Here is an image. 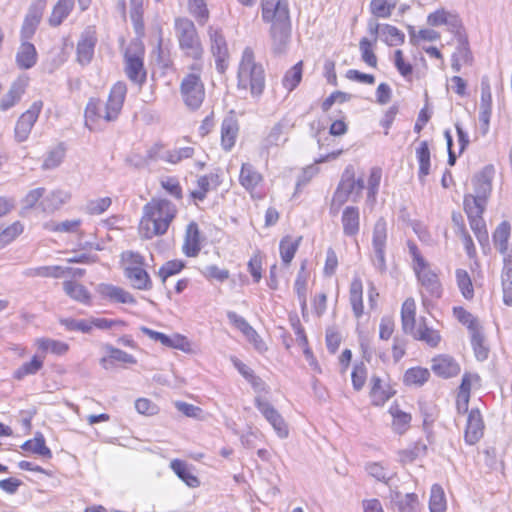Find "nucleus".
Returning a JSON list of instances; mask_svg holds the SVG:
<instances>
[{"mask_svg": "<svg viewBox=\"0 0 512 512\" xmlns=\"http://www.w3.org/2000/svg\"><path fill=\"white\" fill-rule=\"evenodd\" d=\"M71 199V193L66 190L56 189L51 191L41 202L40 206L44 212L53 213L59 210Z\"/></svg>", "mask_w": 512, "mask_h": 512, "instance_id": "393cba45", "label": "nucleus"}, {"mask_svg": "<svg viewBox=\"0 0 512 512\" xmlns=\"http://www.w3.org/2000/svg\"><path fill=\"white\" fill-rule=\"evenodd\" d=\"M484 434V422L478 409H471L464 433L466 443L473 445L477 443Z\"/></svg>", "mask_w": 512, "mask_h": 512, "instance_id": "2eb2a0df", "label": "nucleus"}, {"mask_svg": "<svg viewBox=\"0 0 512 512\" xmlns=\"http://www.w3.org/2000/svg\"><path fill=\"white\" fill-rule=\"evenodd\" d=\"M125 276L133 288L138 290H150L152 281L147 271L141 267H125Z\"/></svg>", "mask_w": 512, "mask_h": 512, "instance_id": "cd10ccee", "label": "nucleus"}, {"mask_svg": "<svg viewBox=\"0 0 512 512\" xmlns=\"http://www.w3.org/2000/svg\"><path fill=\"white\" fill-rule=\"evenodd\" d=\"M22 448L27 451H31L45 458H51L52 453L45 444V439L42 435L35 437L32 440L26 441Z\"/></svg>", "mask_w": 512, "mask_h": 512, "instance_id": "0e129e2a", "label": "nucleus"}, {"mask_svg": "<svg viewBox=\"0 0 512 512\" xmlns=\"http://www.w3.org/2000/svg\"><path fill=\"white\" fill-rule=\"evenodd\" d=\"M416 304L413 298H408L402 304L401 320L405 333H412L415 326Z\"/></svg>", "mask_w": 512, "mask_h": 512, "instance_id": "a19ab883", "label": "nucleus"}, {"mask_svg": "<svg viewBox=\"0 0 512 512\" xmlns=\"http://www.w3.org/2000/svg\"><path fill=\"white\" fill-rule=\"evenodd\" d=\"M47 0H33L25 15L20 35L21 40H29L35 34L46 7Z\"/></svg>", "mask_w": 512, "mask_h": 512, "instance_id": "9d476101", "label": "nucleus"}, {"mask_svg": "<svg viewBox=\"0 0 512 512\" xmlns=\"http://www.w3.org/2000/svg\"><path fill=\"white\" fill-rule=\"evenodd\" d=\"M287 127L288 123L284 120H281L270 129L268 135L262 142L261 156H265L267 158L271 148L278 147L287 140L285 137V130Z\"/></svg>", "mask_w": 512, "mask_h": 512, "instance_id": "f3484780", "label": "nucleus"}, {"mask_svg": "<svg viewBox=\"0 0 512 512\" xmlns=\"http://www.w3.org/2000/svg\"><path fill=\"white\" fill-rule=\"evenodd\" d=\"M170 468L189 487L195 488L200 485L199 479L190 472L187 464L184 461L174 459L170 463Z\"/></svg>", "mask_w": 512, "mask_h": 512, "instance_id": "ea45409f", "label": "nucleus"}, {"mask_svg": "<svg viewBox=\"0 0 512 512\" xmlns=\"http://www.w3.org/2000/svg\"><path fill=\"white\" fill-rule=\"evenodd\" d=\"M381 38L389 46H395L404 42V34L395 26L384 24L381 27Z\"/></svg>", "mask_w": 512, "mask_h": 512, "instance_id": "e2e57ef3", "label": "nucleus"}, {"mask_svg": "<svg viewBox=\"0 0 512 512\" xmlns=\"http://www.w3.org/2000/svg\"><path fill=\"white\" fill-rule=\"evenodd\" d=\"M376 43L370 39L364 37L359 42V50L361 52V59L364 63L372 68L377 67L378 59L374 52V46Z\"/></svg>", "mask_w": 512, "mask_h": 512, "instance_id": "13d9d810", "label": "nucleus"}, {"mask_svg": "<svg viewBox=\"0 0 512 512\" xmlns=\"http://www.w3.org/2000/svg\"><path fill=\"white\" fill-rule=\"evenodd\" d=\"M126 93V84L119 81L112 86L106 103L100 99H90L85 109L86 124L101 119L108 122L116 120L122 110Z\"/></svg>", "mask_w": 512, "mask_h": 512, "instance_id": "f03ea898", "label": "nucleus"}, {"mask_svg": "<svg viewBox=\"0 0 512 512\" xmlns=\"http://www.w3.org/2000/svg\"><path fill=\"white\" fill-rule=\"evenodd\" d=\"M239 181L247 191L252 192L263 181V176L253 165L244 163L240 171Z\"/></svg>", "mask_w": 512, "mask_h": 512, "instance_id": "72a5a7b5", "label": "nucleus"}, {"mask_svg": "<svg viewBox=\"0 0 512 512\" xmlns=\"http://www.w3.org/2000/svg\"><path fill=\"white\" fill-rule=\"evenodd\" d=\"M430 373L427 369L414 367L408 369L404 374V382L406 385H423L429 378Z\"/></svg>", "mask_w": 512, "mask_h": 512, "instance_id": "bf43d9fd", "label": "nucleus"}, {"mask_svg": "<svg viewBox=\"0 0 512 512\" xmlns=\"http://www.w3.org/2000/svg\"><path fill=\"white\" fill-rule=\"evenodd\" d=\"M457 286L465 299H472L474 297V288L468 272L464 269H457L455 271Z\"/></svg>", "mask_w": 512, "mask_h": 512, "instance_id": "6e6d98bb", "label": "nucleus"}, {"mask_svg": "<svg viewBox=\"0 0 512 512\" xmlns=\"http://www.w3.org/2000/svg\"><path fill=\"white\" fill-rule=\"evenodd\" d=\"M479 121L488 129L492 112V93L490 83L487 77L481 81V99H480Z\"/></svg>", "mask_w": 512, "mask_h": 512, "instance_id": "6ab92c4d", "label": "nucleus"}, {"mask_svg": "<svg viewBox=\"0 0 512 512\" xmlns=\"http://www.w3.org/2000/svg\"><path fill=\"white\" fill-rule=\"evenodd\" d=\"M261 18L270 27L291 25L288 0H261Z\"/></svg>", "mask_w": 512, "mask_h": 512, "instance_id": "6e6552de", "label": "nucleus"}, {"mask_svg": "<svg viewBox=\"0 0 512 512\" xmlns=\"http://www.w3.org/2000/svg\"><path fill=\"white\" fill-rule=\"evenodd\" d=\"M174 29L184 56L193 62H203L204 49L194 23L188 18H176Z\"/></svg>", "mask_w": 512, "mask_h": 512, "instance_id": "39448f33", "label": "nucleus"}, {"mask_svg": "<svg viewBox=\"0 0 512 512\" xmlns=\"http://www.w3.org/2000/svg\"><path fill=\"white\" fill-rule=\"evenodd\" d=\"M471 345L474 350V354L479 361H484L488 358L489 347L486 344L485 338L482 334L481 328L470 334Z\"/></svg>", "mask_w": 512, "mask_h": 512, "instance_id": "8fccbe9b", "label": "nucleus"}, {"mask_svg": "<svg viewBox=\"0 0 512 512\" xmlns=\"http://www.w3.org/2000/svg\"><path fill=\"white\" fill-rule=\"evenodd\" d=\"M80 225V219H71L62 222L49 221L44 224V228L50 232L75 233L79 230Z\"/></svg>", "mask_w": 512, "mask_h": 512, "instance_id": "864d4df0", "label": "nucleus"}, {"mask_svg": "<svg viewBox=\"0 0 512 512\" xmlns=\"http://www.w3.org/2000/svg\"><path fill=\"white\" fill-rule=\"evenodd\" d=\"M343 233L346 236H356L360 229L359 209L354 206H347L342 213L341 218Z\"/></svg>", "mask_w": 512, "mask_h": 512, "instance_id": "c85d7f7f", "label": "nucleus"}, {"mask_svg": "<svg viewBox=\"0 0 512 512\" xmlns=\"http://www.w3.org/2000/svg\"><path fill=\"white\" fill-rule=\"evenodd\" d=\"M427 23L433 27L444 25L452 33H458L461 27L459 17L445 9H438L430 13L427 17Z\"/></svg>", "mask_w": 512, "mask_h": 512, "instance_id": "dca6fc26", "label": "nucleus"}, {"mask_svg": "<svg viewBox=\"0 0 512 512\" xmlns=\"http://www.w3.org/2000/svg\"><path fill=\"white\" fill-rule=\"evenodd\" d=\"M302 79V62L296 63L290 68L283 78V86L288 90L292 91L297 87Z\"/></svg>", "mask_w": 512, "mask_h": 512, "instance_id": "69168bd1", "label": "nucleus"}, {"mask_svg": "<svg viewBox=\"0 0 512 512\" xmlns=\"http://www.w3.org/2000/svg\"><path fill=\"white\" fill-rule=\"evenodd\" d=\"M22 274L28 278H61L66 274V269L58 265L30 267L23 270Z\"/></svg>", "mask_w": 512, "mask_h": 512, "instance_id": "473e14b6", "label": "nucleus"}, {"mask_svg": "<svg viewBox=\"0 0 512 512\" xmlns=\"http://www.w3.org/2000/svg\"><path fill=\"white\" fill-rule=\"evenodd\" d=\"M389 412L393 417V429L399 434L404 433L411 422V415L400 410L397 405L391 406Z\"/></svg>", "mask_w": 512, "mask_h": 512, "instance_id": "603ef678", "label": "nucleus"}, {"mask_svg": "<svg viewBox=\"0 0 512 512\" xmlns=\"http://www.w3.org/2000/svg\"><path fill=\"white\" fill-rule=\"evenodd\" d=\"M363 284L359 277L353 278L349 289V300L357 319L363 314Z\"/></svg>", "mask_w": 512, "mask_h": 512, "instance_id": "f704fd0d", "label": "nucleus"}, {"mask_svg": "<svg viewBox=\"0 0 512 512\" xmlns=\"http://www.w3.org/2000/svg\"><path fill=\"white\" fill-rule=\"evenodd\" d=\"M387 241V225L383 219H379L374 226L372 235L371 261L375 269L384 274L387 270L385 259V247Z\"/></svg>", "mask_w": 512, "mask_h": 512, "instance_id": "1a4fd4ad", "label": "nucleus"}, {"mask_svg": "<svg viewBox=\"0 0 512 512\" xmlns=\"http://www.w3.org/2000/svg\"><path fill=\"white\" fill-rule=\"evenodd\" d=\"M307 274L305 272L304 264L301 266L300 271L297 274L294 290L297 294L302 312L304 313L307 309Z\"/></svg>", "mask_w": 512, "mask_h": 512, "instance_id": "de8ad7c7", "label": "nucleus"}, {"mask_svg": "<svg viewBox=\"0 0 512 512\" xmlns=\"http://www.w3.org/2000/svg\"><path fill=\"white\" fill-rule=\"evenodd\" d=\"M371 399L372 403L376 406L383 405L391 396L392 393L389 389H385L382 385V380L378 376L371 378Z\"/></svg>", "mask_w": 512, "mask_h": 512, "instance_id": "a18cd8bd", "label": "nucleus"}, {"mask_svg": "<svg viewBox=\"0 0 512 512\" xmlns=\"http://www.w3.org/2000/svg\"><path fill=\"white\" fill-rule=\"evenodd\" d=\"M38 59L35 46L28 40H21V44L16 53V64L20 69L28 70L32 68Z\"/></svg>", "mask_w": 512, "mask_h": 512, "instance_id": "5701e85b", "label": "nucleus"}, {"mask_svg": "<svg viewBox=\"0 0 512 512\" xmlns=\"http://www.w3.org/2000/svg\"><path fill=\"white\" fill-rule=\"evenodd\" d=\"M238 130L237 121L233 117L223 120L221 124V146L225 151H230L235 145Z\"/></svg>", "mask_w": 512, "mask_h": 512, "instance_id": "c756f323", "label": "nucleus"}, {"mask_svg": "<svg viewBox=\"0 0 512 512\" xmlns=\"http://www.w3.org/2000/svg\"><path fill=\"white\" fill-rule=\"evenodd\" d=\"M255 406L270 423L277 435L285 439L289 435L288 426L281 414L266 400L255 398Z\"/></svg>", "mask_w": 512, "mask_h": 512, "instance_id": "ddd939ff", "label": "nucleus"}, {"mask_svg": "<svg viewBox=\"0 0 512 512\" xmlns=\"http://www.w3.org/2000/svg\"><path fill=\"white\" fill-rule=\"evenodd\" d=\"M472 60L468 43L464 39H459L456 51L452 55V69L459 72L463 64H468Z\"/></svg>", "mask_w": 512, "mask_h": 512, "instance_id": "c03bdc74", "label": "nucleus"}, {"mask_svg": "<svg viewBox=\"0 0 512 512\" xmlns=\"http://www.w3.org/2000/svg\"><path fill=\"white\" fill-rule=\"evenodd\" d=\"M430 512H445L446 511V498L443 488L439 484H434L431 487L429 499Z\"/></svg>", "mask_w": 512, "mask_h": 512, "instance_id": "3c124183", "label": "nucleus"}, {"mask_svg": "<svg viewBox=\"0 0 512 512\" xmlns=\"http://www.w3.org/2000/svg\"><path fill=\"white\" fill-rule=\"evenodd\" d=\"M301 241V237L296 240H293L291 237H285L280 242V255L282 261L285 264H289L298 249L299 243Z\"/></svg>", "mask_w": 512, "mask_h": 512, "instance_id": "680f3d73", "label": "nucleus"}, {"mask_svg": "<svg viewBox=\"0 0 512 512\" xmlns=\"http://www.w3.org/2000/svg\"><path fill=\"white\" fill-rule=\"evenodd\" d=\"M97 292L106 299L123 304H135L136 299L132 294L121 287L102 283L98 285Z\"/></svg>", "mask_w": 512, "mask_h": 512, "instance_id": "412c9836", "label": "nucleus"}, {"mask_svg": "<svg viewBox=\"0 0 512 512\" xmlns=\"http://www.w3.org/2000/svg\"><path fill=\"white\" fill-rule=\"evenodd\" d=\"M23 225L17 221L0 231V249L15 240L22 232Z\"/></svg>", "mask_w": 512, "mask_h": 512, "instance_id": "774afa93", "label": "nucleus"}, {"mask_svg": "<svg viewBox=\"0 0 512 512\" xmlns=\"http://www.w3.org/2000/svg\"><path fill=\"white\" fill-rule=\"evenodd\" d=\"M22 79L23 78H19V80L12 83L9 91L2 97L0 110L7 111L20 101L26 88V81Z\"/></svg>", "mask_w": 512, "mask_h": 512, "instance_id": "7c9ffc66", "label": "nucleus"}, {"mask_svg": "<svg viewBox=\"0 0 512 512\" xmlns=\"http://www.w3.org/2000/svg\"><path fill=\"white\" fill-rule=\"evenodd\" d=\"M412 333L416 339L424 341L431 347H436L441 340L440 334L426 325H419Z\"/></svg>", "mask_w": 512, "mask_h": 512, "instance_id": "052dcab7", "label": "nucleus"}, {"mask_svg": "<svg viewBox=\"0 0 512 512\" xmlns=\"http://www.w3.org/2000/svg\"><path fill=\"white\" fill-rule=\"evenodd\" d=\"M219 183L220 180L217 174L211 173L209 175L201 176L197 180V189L193 190L191 195L194 199L202 201L205 199L206 194L210 189L212 187H217Z\"/></svg>", "mask_w": 512, "mask_h": 512, "instance_id": "58836bf2", "label": "nucleus"}, {"mask_svg": "<svg viewBox=\"0 0 512 512\" xmlns=\"http://www.w3.org/2000/svg\"><path fill=\"white\" fill-rule=\"evenodd\" d=\"M35 345L38 350L41 352L43 359L47 353H52L54 355H64L69 350V345L65 342L51 339V338H38L35 340Z\"/></svg>", "mask_w": 512, "mask_h": 512, "instance_id": "2f4dec72", "label": "nucleus"}, {"mask_svg": "<svg viewBox=\"0 0 512 512\" xmlns=\"http://www.w3.org/2000/svg\"><path fill=\"white\" fill-rule=\"evenodd\" d=\"M408 249L413 261V270L418 281L431 296L439 297L441 294V285L437 274L423 258L415 243L408 242Z\"/></svg>", "mask_w": 512, "mask_h": 512, "instance_id": "423d86ee", "label": "nucleus"}, {"mask_svg": "<svg viewBox=\"0 0 512 512\" xmlns=\"http://www.w3.org/2000/svg\"><path fill=\"white\" fill-rule=\"evenodd\" d=\"M511 226L507 221L501 222L493 233L495 248L504 256L508 255Z\"/></svg>", "mask_w": 512, "mask_h": 512, "instance_id": "c9c22d12", "label": "nucleus"}, {"mask_svg": "<svg viewBox=\"0 0 512 512\" xmlns=\"http://www.w3.org/2000/svg\"><path fill=\"white\" fill-rule=\"evenodd\" d=\"M63 289L70 298L80 303L88 304L91 300V295L86 287L75 281H65Z\"/></svg>", "mask_w": 512, "mask_h": 512, "instance_id": "79ce46f5", "label": "nucleus"}, {"mask_svg": "<svg viewBox=\"0 0 512 512\" xmlns=\"http://www.w3.org/2000/svg\"><path fill=\"white\" fill-rule=\"evenodd\" d=\"M201 249L200 231L197 223L190 222L185 231L183 253L188 257H195Z\"/></svg>", "mask_w": 512, "mask_h": 512, "instance_id": "aec40b11", "label": "nucleus"}, {"mask_svg": "<svg viewBox=\"0 0 512 512\" xmlns=\"http://www.w3.org/2000/svg\"><path fill=\"white\" fill-rule=\"evenodd\" d=\"M140 330L150 339L160 342L163 346L180 349L182 351H185L188 346L187 339L182 335L173 334L172 336H168L164 333L154 331L145 326L140 327Z\"/></svg>", "mask_w": 512, "mask_h": 512, "instance_id": "a211bd4d", "label": "nucleus"}, {"mask_svg": "<svg viewBox=\"0 0 512 512\" xmlns=\"http://www.w3.org/2000/svg\"><path fill=\"white\" fill-rule=\"evenodd\" d=\"M42 107V101H35L32 103L30 108L19 117L15 126V138L18 142H24L28 139L31 130L39 117Z\"/></svg>", "mask_w": 512, "mask_h": 512, "instance_id": "9b49d317", "label": "nucleus"}, {"mask_svg": "<svg viewBox=\"0 0 512 512\" xmlns=\"http://www.w3.org/2000/svg\"><path fill=\"white\" fill-rule=\"evenodd\" d=\"M453 313L459 322L467 326L470 334L481 328L477 319L464 308L454 307Z\"/></svg>", "mask_w": 512, "mask_h": 512, "instance_id": "338daca9", "label": "nucleus"}, {"mask_svg": "<svg viewBox=\"0 0 512 512\" xmlns=\"http://www.w3.org/2000/svg\"><path fill=\"white\" fill-rule=\"evenodd\" d=\"M492 173V167H485L481 172L475 175V177L473 178L475 190V194H472L473 197H479L480 199L486 201L492 189Z\"/></svg>", "mask_w": 512, "mask_h": 512, "instance_id": "bb28decb", "label": "nucleus"}, {"mask_svg": "<svg viewBox=\"0 0 512 512\" xmlns=\"http://www.w3.org/2000/svg\"><path fill=\"white\" fill-rule=\"evenodd\" d=\"M106 350L109 352V357H103L100 360L101 365L105 369H108V364L111 363L112 361L136 364V359L134 358V356L121 349L115 348L111 345H107Z\"/></svg>", "mask_w": 512, "mask_h": 512, "instance_id": "49530a36", "label": "nucleus"}, {"mask_svg": "<svg viewBox=\"0 0 512 512\" xmlns=\"http://www.w3.org/2000/svg\"><path fill=\"white\" fill-rule=\"evenodd\" d=\"M208 35L210 39L211 52L215 57L216 68L220 73H224L228 67V48L226 40L219 28L209 27Z\"/></svg>", "mask_w": 512, "mask_h": 512, "instance_id": "f8f14e48", "label": "nucleus"}, {"mask_svg": "<svg viewBox=\"0 0 512 512\" xmlns=\"http://www.w3.org/2000/svg\"><path fill=\"white\" fill-rule=\"evenodd\" d=\"M486 201L479 197H473L472 194L465 195L464 197V210L468 219L481 216L485 210Z\"/></svg>", "mask_w": 512, "mask_h": 512, "instance_id": "5fc2aeb1", "label": "nucleus"}, {"mask_svg": "<svg viewBox=\"0 0 512 512\" xmlns=\"http://www.w3.org/2000/svg\"><path fill=\"white\" fill-rule=\"evenodd\" d=\"M356 189V183L355 179L352 174H349L348 171L345 172L343 175V178L337 188V190L334 193L333 200H332V209L337 205V208H339L341 205H343L349 198V196L352 194V192Z\"/></svg>", "mask_w": 512, "mask_h": 512, "instance_id": "a878e982", "label": "nucleus"}, {"mask_svg": "<svg viewBox=\"0 0 512 512\" xmlns=\"http://www.w3.org/2000/svg\"><path fill=\"white\" fill-rule=\"evenodd\" d=\"M43 357L35 355L29 362L23 363L13 373V377L17 380H22L28 375H35L43 367Z\"/></svg>", "mask_w": 512, "mask_h": 512, "instance_id": "09e8293b", "label": "nucleus"}, {"mask_svg": "<svg viewBox=\"0 0 512 512\" xmlns=\"http://www.w3.org/2000/svg\"><path fill=\"white\" fill-rule=\"evenodd\" d=\"M291 33V25L269 28L271 51L274 55L280 56L287 53L291 42Z\"/></svg>", "mask_w": 512, "mask_h": 512, "instance_id": "4468645a", "label": "nucleus"}, {"mask_svg": "<svg viewBox=\"0 0 512 512\" xmlns=\"http://www.w3.org/2000/svg\"><path fill=\"white\" fill-rule=\"evenodd\" d=\"M432 370L439 376L450 378L460 372L458 363L450 356L441 355L432 360Z\"/></svg>", "mask_w": 512, "mask_h": 512, "instance_id": "b1692460", "label": "nucleus"}, {"mask_svg": "<svg viewBox=\"0 0 512 512\" xmlns=\"http://www.w3.org/2000/svg\"><path fill=\"white\" fill-rule=\"evenodd\" d=\"M237 79L238 89L249 90L254 98L262 95L265 88V72L262 65L255 62L253 50L249 47L242 53Z\"/></svg>", "mask_w": 512, "mask_h": 512, "instance_id": "7ed1b4c3", "label": "nucleus"}, {"mask_svg": "<svg viewBox=\"0 0 512 512\" xmlns=\"http://www.w3.org/2000/svg\"><path fill=\"white\" fill-rule=\"evenodd\" d=\"M96 38L93 32L87 30L82 35L77 44V61L81 65H87L91 62L94 55Z\"/></svg>", "mask_w": 512, "mask_h": 512, "instance_id": "4be33fe9", "label": "nucleus"}, {"mask_svg": "<svg viewBox=\"0 0 512 512\" xmlns=\"http://www.w3.org/2000/svg\"><path fill=\"white\" fill-rule=\"evenodd\" d=\"M416 158L419 163L418 177L421 182H424L425 177L429 175L431 168V154L427 141H421L416 148Z\"/></svg>", "mask_w": 512, "mask_h": 512, "instance_id": "e433bc0d", "label": "nucleus"}, {"mask_svg": "<svg viewBox=\"0 0 512 512\" xmlns=\"http://www.w3.org/2000/svg\"><path fill=\"white\" fill-rule=\"evenodd\" d=\"M74 7V0H58L53 7L52 13L49 17V24L51 26L60 25L63 20L70 14Z\"/></svg>", "mask_w": 512, "mask_h": 512, "instance_id": "37998d69", "label": "nucleus"}, {"mask_svg": "<svg viewBox=\"0 0 512 512\" xmlns=\"http://www.w3.org/2000/svg\"><path fill=\"white\" fill-rule=\"evenodd\" d=\"M502 270L503 301L506 305H512V255L504 256Z\"/></svg>", "mask_w": 512, "mask_h": 512, "instance_id": "4c0bfd02", "label": "nucleus"}, {"mask_svg": "<svg viewBox=\"0 0 512 512\" xmlns=\"http://www.w3.org/2000/svg\"><path fill=\"white\" fill-rule=\"evenodd\" d=\"M144 47L139 41H132L125 51V72L135 84L141 85L146 79L143 64Z\"/></svg>", "mask_w": 512, "mask_h": 512, "instance_id": "0eeeda50", "label": "nucleus"}, {"mask_svg": "<svg viewBox=\"0 0 512 512\" xmlns=\"http://www.w3.org/2000/svg\"><path fill=\"white\" fill-rule=\"evenodd\" d=\"M188 70L181 79L179 90L185 106L194 111L201 107L205 99V87L201 78L203 62H193Z\"/></svg>", "mask_w": 512, "mask_h": 512, "instance_id": "20e7f679", "label": "nucleus"}, {"mask_svg": "<svg viewBox=\"0 0 512 512\" xmlns=\"http://www.w3.org/2000/svg\"><path fill=\"white\" fill-rule=\"evenodd\" d=\"M130 18L135 32L142 35L144 33L143 0H130Z\"/></svg>", "mask_w": 512, "mask_h": 512, "instance_id": "4d7b16f0", "label": "nucleus"}, {"mask_svg": "<svg viewBox=\"0 0 512 512\" xmlns=\"http://www.w3.org/2000/svg\"><path fill=\"white\" fill-rule=\"evenodd\" d=\"M177 214L175 204L166 199H153L143 207L139 233L145 239L164 235Z\"/></svg>", "mask_w": 512, "mask_h": 512, "instance_id": "f257e3e1", "label": "nucleus"}]
</instances>
